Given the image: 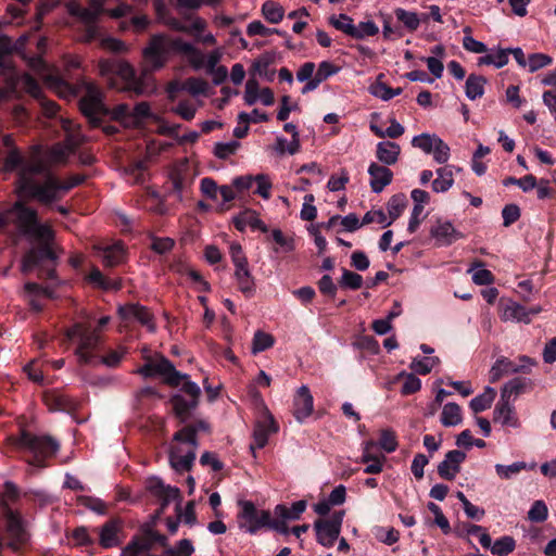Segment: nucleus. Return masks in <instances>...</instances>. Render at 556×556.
<instances>
[{
	"label": "nucleus",
	"instance_id": "52",
	"mask_svg": "<svg viewBox=\"0 0 556 556\" xmlns=\"http://www.w3.org/2000/svg\"><path fill=\"white\" fill-rule=\"evenodd\" d=\"M377 444L386 453L395 452L399 446L395 432L392 429H382Z\"/></svg>",
	"mask_w": 556,
	"mask_h": 556
},
{
	"label": "nucleus",
	"instance_id": "20",
	"mask_svg": "<svg viewBox=\"0 0 556 556\" xmlns=\"http://www.w3.org/2000/svg\"><path fill=\"white\" fill-rule=\"evenodd\" d=\"M466 459V453L452 450L445 454L444 459L438 465V473L441 478L453 480L460 470V465Z\"/></svg>",
	"mask_w": 556,
	"mask_h": 556
},
{
	"label": "nucleus",
	"instance_id": "7",
	"mask_svg": "<svg viewBox=\"0 0 556 556\" xmlns=\"http://www.w3.org/2000/svg\"><path fill=\"white\" fill-rule=\"evenodd\" d=\"M17 446L29 454L26 459L29 473H35L37 469L46 467L45 460L53 456L59 447V442L49 435H34L23 431L17 439Z\"/></svg>",
	"mask_w": 556,
	"mask_h": 556
},
{
	"label": "nucleus",
	"instance_id": "62",
	"mask_svg": "<svg viewBox=\"0 0 556 556\" xmlns=\"http://www.w3.org/2000/svg\"><path fill=\"white\" fill-rule=\"evenodd\" d=\"M553 63L552 56L544 53H532L528 56V70L530 73H534L543 67H546Z\"/></svg>",
	"mask_w": 556,
	"mask_h": 556
},
{
	"label": "nucleus",
	"instance_id": "61",
	"mask_svg": "<svg viewBox=\"0 0 556 556\" xmlns=\"http://www.w3.org/2000/svg\"><path fill=\"white\" fill-rule=\"evenodd\" d=\"M548 517V508L546 504L539 500L535 501L528 511V519L532 522H543Z\"/></svg>",
	"mask_w": 556,
	"mask_h": 556
},
{
	"label": "nucleus",
	"instance_id": "25",
	"mask_svg": "<svg viewBox=\"0 0 556 556\" xmlns=\"http://www.w3.org/2000/svg\"><path fill=\"white\" fill-rule=\"evenodd\" d=\"M368 174L370 176L369 185L375 193H380L393 179V173L387 166L375 162L369 165Z\"/></svg>",
	"mask_w": 556,
	"mask_h": 556
},
{
	"label": "nucleus",
	"instance_id": "37",
	"mask_svg": "<svg viewBox=\"0 0 556 556\" xmlns=\"http://www.w3.org/2000/svg\"><path fill=\"white\" fill-rule=\"evenodd\" d=\"M440 421L444 427H455L462 424V408L454 402L446 403L441 413Z\"/></svg>",
	"mask_w": 556,
	"mask_h": 556
},
{
	"label": "nucleus",
	"instance_id": "36",
	"mask_svg": "<svg viewBox=\"0 0 556 556\" xmlns=\"http://www.w3.org/2000/svg\"><path fill=\"white\" fill-rule=\"evenodd\" d=\"M515 369L516 363L504 356L497 358L489 372L490 382L494 383L505 375L517 374Z\"/></svg>",
	"mask_w": 556,
	"mask_h": 556
},
{
	"label": "nucleus",
	"instance_id": "3",
	"mask_svg": "<svg viewBox=\"0 0 556 556\" xmlns=\"http://www.w3.org/2000/svg\"><path fill=\"white\" fill-rule=\"evenodd\" d=\"M182 54L194 71H201L204 65V52L191 42L181 38H168L163 35L154 36L143 49V60L149 71L164 66L170 52Z\"/></svg>",
	"mask_w": 556,
	"mask_h": 556
},
{
	"label": "nucleus",
	"instance_id": "59",
	"mask_svg": "<svg viewBox=\"0 0 556 556\" xmlns=\"http://www.w3.org/2000/svg\"><path fill=\"white\" fill-rule=\"evenodd\" d=\"M363 277L359 274H356L349 269H343L339 282L342 288L357 290L363 286Z\"/></svg>",
	"mask_w": 556,
	"mask_h": 556
},
{
	"label": "nucleus",
	"instance_id": "12",
	"mask_svg": "<svg viewBox=\"0 0 556 556\" xmlns=\"http://www.w3.org/2000/svg\"><path fill=\"white\" fill-rule=\"evenodd\" d=\"M100 73L106 76L111 88H116L112 75L121 77L125 81V88L134 89L137 93H142L143 89L136 81V73L132 66L127 62L122 61H102L100 63Z\"/></svg>",
	"mask_w": 556,
	"mask_h": 556
},
{
	"label": "nucleus",
	"instance_id": "14",
	"mask_svg": "<svg viewBox=\"0 0 556 556\" xmlns=\"http://www.w3.org/2000/svg\"><path fill=\"white\" fill-rule=\"evenodd\" d=\"M344 514V510L334 511L329 518L317 519L314 522L316 539L319 544L326 547L333 546L340 535Z\"/></svg>",
	"mask_w": 556,
	"mask_h": 556
},
{
	"label": "nucleus",
	"instance_id": "30",
	"mask_svg": "<svg viewBox=\"0 0 556 556\" xmlns=\"http://www.w3.org/2000/svg\"><path fill=\"white\" fill-rule=\"evenodd\" d=\"M401 148L393 141H380L377 143L376 157L384 166L393 165L397 162Z\"/></svg>",
	"mask_w": 556,
	"mask_h": 556
},
{
	"label": "nucleus",
	"instance_id": "53",
	"mask_svg": "<svg viewBox=\"0 0 556 556\" xmlns=\"http://www.w3.org/2000/svg\"><path fill=\"white\" fill-rule=\"evenodd\" d=\"M181 88L192 96H200L206 93L208 84L202 78L189 77L182 81Z\"/></svg>",
	"mask_w": 556,
	"mask_h": 556
},
{
	"label": "nucleus",
	"instance_id": "64",
	"mask_svg": "<svg viewBox=\"0 0 556 556\" xmlns=\"http://www.w3.org/2000/svg\"><path fill=\"white\" fill-rule=\"evenodd\" d=\"M374 533L377 540L387 545H393L400 539V533L394 528L377 527Z\"/></svg>",
	"mask_w": 556,
	"mask_h": 556
},
{
	"label": "nucleus",
	"instance_id": "34",
	"mask_svg": "<svg viewBox=\"0 0 556 556\" xmlns=\"http://www.w3.org/2000/svg\"><path fill=\"white\" fill-rule=\"evenodd\" d=\"M235 278L238 283L239 290L245 296H252L255 292L254 279L249 269V264L235 268Z\"/></svg>",
	"mask_w": 556,
	"mask_h": 556
},
{
	"label": "nucleus",
	"instance_id": "46",
	"mask_svg": "<svg viewBox=\"0 0 556 556\" xmlns=\"http://www.w3.org/2000/svg\"><path fill=\"white\" fill-rule=\"evenodd\" d=\"M275 343V339L271 334L257 330L254 333L252 341V353L258 354L263 351L270 349Z\"/></svg>",
	"mask_w": 556,
	"mask_h": 556
},
{
	"label": "nucleus",
	"instance_id": "63",
	"mask_svg": "<svg viewBox=\"0 0 556 556\" xmlns=\"http://www.w3.org/2000/svg\"><path fill=\"white\" fill-rule=\"evenodd\" d=\"M340 66L334 65L330 61H323L318 64V67L315 72L314 77L319 80L321 84L323 81L327 80L329 77L338 74L340 72Z\"/></svg>",
	"mask_w": 556,
	"mask_h": 556
},
{
	"label": "nucleus",
	"instance_id": "32",
	"mask_svg": "<svg viewBox=\"0 0 556 556\" xmlns=\"http://www.w3.org/2000/svg\"><path fill=\"white\" fill-rule=\"evenodd\" d=\"M233 224L239 231H244L247 227H250L254 230H261L262 232L268 231L267 226L260 219L257 214L250 210H247L236 216L233 218Z\"/></svg>",
	"mask_w": 556,
	"mask_h": 556
},
{
	"label": "nucleus",
	"instance_id": "43",
	"mask_svg": "<svg viewBox=\"0 0 556 556\" xmlns=\"http://www.w3.org/2000/svg\"><path fill=\"white\" fill-rule=\"evenodd\" d=\"M328 23L337 30L342 31L343 34L352 37L355 24L353 18L348 14H332L328 17Z\"/></svg>",
	"mask_w": 556,
	"mask_h": 556
},
{
	"label": "nucleus",
	"instance_id": "50",
	"mask_svg": "<svg viewBox=\"0 0 556 556\" xmlns=\"http://www.w3.org/2000/svg\"><path fill=\"white\" fill-rule=\"evenodd\" d=\"M170 111L179 115L185 121H191L194 118L198 111V104L191 100H181L170 109Z\"/></svg>",
	"mask_w": 556,
	"mask_h": 556
},
{
	"label": "nucleus",
	"instance_id": "21",
	"mask_svg": "<svg viewBox=\"0 0 556 556\" xmlns=\"http://www.w3.org/2000/svg\"><path fill=\"white\" fill-rule=\"evenodd\" d=\"M7 534L8 545L14 549L27 541V532L23 526L22 519L13 511L7 514Z\"/></svg>",
	"mask_w": 556,
	"mask_h": 556
},
{
	"label": "nucleus",
	"instance_id": "17",
	"mask_svg": "<svg viewBox=\"0 0 556 556\" xmlns=\"http://www.w3.org/2000/svg\"><path fill=\"white\" fill-rule=\"evenodd\" d=\"M278 427L274 420L273 415L265 407L263 419L258 420L253 430V442L250 450L254 453L255 448H263L271 433L277 432Z\"/></svg>",
	"mask_w": 556,
	"mask_h": 556
},
{
	"label": "nucleus",
	"instance_id": "16",
	"mask_svg": "<svg viewBox=\"0 0 556 556\" xmlns=\"http://www.w3.org/2000/svg\"><path fill=\"white\" fill-rule=\"evenodd\" d=\"M149 492L157 497L161 502V507L157 510L155 518L163 514L165 507L179 497V489L176 486L165 484L160 478L152 477L147 482Z\"/></svg>",
	"mask_w": 556,
	"mask_h": 556
},
{
	"label": "nucleus",
	"instance_id": "2",
	"mask_svg": "<svg viewBox=\"0 0 556 556\" xmlns=\"http://www.w3.org/2000/svg\"><path fill=\"white\" fill-rule=\"evenodd\" d=\"M84 136L78 132H68L65 140L48 149L34 144L24 154L18 148H13L3 159L1 174L15 173V192L18 197L25 193L24 178L31 185H40L37 176L47 179L54 176L51 168L55 165L66 164L68 157L84 142Z\"/></svg>",
	"mask_w": 556,
	"mask_h": 556
},
{
	"label": "nucleus",
	"instance_id": "18",
	"mask_svg": "<svg viewBox=\"0 0 556 556\" xmlns=\"http://www.w3.org/2000/svg\"><path fill=\"white\" fill-rule=\"evenodd\" d=\"M223 54L222 48H216L208 52V54H204V65L201 70H205V72L212 76L215 86L222 85L228 77L227 67L224 65L218 66Z\"/></svg>",
	"mask_w": 556,
	"mask_h": 556
},
{
	"label": "nucleus",
	"instance_id": "58",
	"mask_svg": "<svg viewBox=\"0 0 556 556\" xmlns=\"http://www.w3.org/2000/svg\"><path fill=\"white\" fill-rule=\"evenodd\" d=\"M300 150V140L299 138H292L291 141H288L285 137L279 136L276 139L275 151L278 154L288 153L290 155L295 154Z\"/></svg>",
	"mask_w": 556,
	"mask_h": 556
},
{
	"label": "nucleus",
	"instance_id": "40",
	"mask_svg": "<svg viewBox=\"0 0 556 556\" xmlns=\"http://www.w3.org/2000/svg\"><path fill=\"white\" fill-rule=\"evenodd\" d=\"M485 84L486 79L483 76L473 74L469 75L465 84L466 97L470 100L481 98L484 93Z\"/></svg>",
	"mask_w": 556,
	"mask_h": 556
},
{
	"label": "nucleus",
	"instance_id": "5",
	"mask_svg": "<svg viewBox=\"0 0 556 556\" xmlns=\"http://www.w3.org/2000/svg\"><path fill=\"white\" fill-rule=\"evenodd\" d=\"M105 0H90L89 7L84 8L77 1L67 3V11L71 15L77 17L84 24V30L80 40L84 42L98 41L99 45L112 52H123L126 46L123 41L104 35L97 25L98 17L104 12Z\"/></svg>",
	"mask_w": 556,
	"mask_h": 556
},
{
	"label": "nucleus",
	"instance_id": "10",
	"mask_svg": "<svg viewBox=\"0 0 556 556\" xmlns=\"http://www.w3.org/2000/svg\"><path fill=\"white\" fill-rule=\"evenodd\" d=\"M240 511L237 521L240 530L255 534L269 523L270 513L257 509L251 501H239Z\"/></svg>",
	"mask_w": 556,
	"mask_h": 556
},
{
	"label": "nucleus",
	"instance_id": "26",
	"mask_svg": "<svg viewBox=\"0 0 556 556\" xmlns=\"http://www.w3.org/2000/svg\"><path fill=\"white\" fill-rule=\"evenodd\" d=\"M539 312V308L528 309L526 306L517 302H510L503 308L501 318L504 321L529 324L531 321V315L538 314Z\"/></svg>",
	"mask_w": 556,
	"mask_h": 556
},
{
	"label": "nucleus",
	"instance_id": "22",
	"mask_svg": "<svg viewBox=\"0 0 556 556\" xmlns=\"http://www.w3.org/2000/svg\"><path fill=\"white\" fill-rule=\"evenodd\" d=\"M25 294L27 296L28 305L31 311L39 313L43 308L42 299H54L55 294L52 288L41 287L36 282H27L24 286Z\"/></svg>",
	"mask_w": 556,
	"mask_h": 556
},
{
	"label": "nucleus",
	"instance_id": "19",
	"mask_svg": "<svg viewBox=\"0 0 556 556\" xmlns=\"http://www.w3.org/2000/svg\"><path fill=\"white\" fill-rule=\"evenodd\" d=\"M314 409V399L307 386H301L293 399V416L299 422L308 418Z\"/></svg>",
	"mask_w": 556,
	"mask_h": 556
},
{
	"label": "nucleus",
	"instance_id": "42",
	"mask_svg": "<svg viewBox=\"0 0 556 556\" xmlns=\"http://www.w3.org/2000/svg\"><path fill=\"white\" fill-rule=\"evenodd\" d=\"M508 49L491 50L485 55L479 58V65H493L496 68H502L508 63Z\"/></svg>",
	"mask_w": 556,
	"mask_h": 556
},
{
	"label": "nucleus",
	"instance_id": "8",
	"mask_svg": "<svg viewBox=\"0 0 556 556\" xmlns=\"http://www.w3.org/2000/svg\"><path fill=\"white\" fill-rule=\"evenodd\" d=\"M173 440L180 445L170 448V465L176 471H188L195 459V451L198 447L195 428L184 427L174 434Z\"/></svg>",
	"mask_w": 556,
	"mask_h": 556
},
{
	"label": "nucleus",
	"instance_id": "39",
	"mask_svg": "<svg viewBox=\"0 0 556 556\" xmlns=\"http://www.w3.org/2000/svg\"><path fill=\"white\" fill-rule=\"evenodd\" d=\"M306 509V502L301 500L292 503L291 507L279 504L275 507V515L281 519L298 520Z\"/></svg>",
	"mask_w": 556,
	"mask_h": 556
},
{
	"label": "nucleus",
	"instance_id": "33",
	"mask_svg": "<svg viewBox=\"0 0 556 556\" xmlns=\"http://www.w3.org/2000/svg\"><path fill=\"white\" fill-rule=\"evenodd\" d=\"M101 251L102 262L105 266L114 267L122 264L125 260V247L122 242L106 245Z\"/></svg>",
	"mask_w": 556,
	"mask_h": 556
},
{
	"label": "nucleus",
	"instance_id": "49",
	"mask_svg": "<svg viewBox=\"0 0 556 556\" xmlns=\"http://www.w3.org/2000/svg\"><path fill=\"white\" fill-rule=\"evenodd\" d=\"M516 547V541L513 536L505 535L497 539L492 547L491 553L496 556H507L510 554Z\"/></svg>",
	"mask_w": 556,
	"mask_h": 556
},
{
	"label": "nucleus",
	"instance_id": "47",
	"mask_svg": "<svg viewBox=\"0 0 556 556\" xmlns=\"http://www.w3.org/2000/svg\"><path fill=\"white\" fill-rule=\"evenodd\" d=\"M407 204V200L404 194H394L391 197L387 204V210L389 214V220H391V224L400 217L402 212L404 211L405 206Z\"/></svg>",
	"mask_w": 556,
	"mask_h": 556
},
{
	"label": "nucleus",
	"instance_id": "51",
	"mask_svg": "<svg viewBox=\"0 0 556 556\" xmlns=\"http://www.w3.org/2000/svg\"><path fill=\"white\" fill-rule=\"evenodd\" d=\"M468 273H472L471 279L478 286H486L493 282L492 273L483 268L481 263L472 264Z\"/></svg>",
	"mask_w": 556,
	"mask_h": 556
},
{
	"label": "nucleus",
	"instance_id": "23",
	"mask_svg": "<svg viewBox=\"0 0 556 556\" xmlns=\"http://www.w3.org/2000/svg\"><path fill=\"white\" fill-rule=\"evenodd\" d=\"M431 237L435 240L437 245L447 247L463 238V235L455 229L451 222H438L430 230Z\"/></svg>",
	"mask_w": 556,
	"mask_h": 556
},
{
	"label": "nucleus",
	"instance_id": "29",
	"mask_svg": "<svg viewBox=\"0 0 556 556\" xmlns=\"http://www.w3.org/2000/svg\"><path fill=\"white\" fill-rule=\"evenodd\" d=\"M454 169L459 170V168L453 165H445L435 170L437 177L431 184L433 192L443 193L452 188L454 184Z\"/></svg>",
	"mask_w": 556,
	"mask_h": 556
},
{
	"label": "nucleus",
	"instance_id": "24",
	"mask_svg": "<svg viewBox=\"0 0 556 556\" xmlns=\"http://www.w3.org/2000/svg\"><path fill=\"white\" fill-rule=\"evenodd\" d=\"M118 315L126 320H137L150 331L154 330V324L150 312L139 304H128L118 307Z\"/></svg>",
	"mask_w": 556,
	"mask_h": 556
},
{
	"label": "nucleus",
	"instance_id": "27",
	"mask_svg": "<svg viewBox=\"0 0 556 556\" xmlns=\"http://www.w3.org/2000/svg\"><path fill=\"white\" fill-rule=\"evenodd\" d=\"M122 522L117 519L105 522L99 531V543L103 548L118 546L121 540L118 533L122 531Z\"/></svg>",
	"mask_w": 556,
	"mask_h": 556
},
{
	"label": "nucleus",
	"instance_id": "31",
	"mask_svg": "<svg viewBox=\"0 0 556 556\" xmlns=\"http://www.w3.org/2000/svg\"><path fill=\"white\" fill-rule=\"evenodd\" d=\"M532 386L533 382L529 378H513L503 386L501 390V397L511 401V397H516L519 394L532 389Z\"/></svg>",
	"mask_w": 556,
	"mask_h": 556
},
{
	"label": "nucleus",
	"instance_id": "48",
	"mask_svg": "<svg viewBox=\"0 0 556 556\" xmlns=\"http://www.w3.org/2000/svg\"><path fill=\"white\" fill-rule=\"evenodd\" d=\"M494 468L500 478L511 479L522 470H526L528 468V464L525 462H515L510 465L496 464Z\"/></svg>",
	"mask_w": 556,
	"mask_h": 556
},
{
	"label": "nucleus",
	"instance_id": "35",
	"mask_svg": "<svg viewBox=\"0 0 556 556\" xmlns=\"http://www.w3.org/2000/svg\"><path fill=\"white\" fill-rule=\"evenodd\" d=\"M394 14L399 22H401L408 31H415L420 26L422 21H426L428 16L422 14L421 16L414 11H407L402 8L394 10Z\"/></svg>",
	"mask_w": 556,
	"mask_h": 556
},
{
	"label": "nucleus",
	"instance_id": "38",
	"mask_svg": "<svg viewBox=\"0 0 556 556\" xmlns=\"http://www.w3.org/2000/svg\"><path fill=\"white\" fill-rule=\"evenodd\" d=\"M151 551V542L135 535L123 548L121 556H147Z\"/></svg>",
	"mask_w": 556,
	"mask_h": 556
},
{
	"label": "nucleus",
	"instance_id": "60",
	"mask_svg": "<svg viewBox=\"0 0 556 556\" xmlns=\"http://www.w3.org/2000/svg\"><path fill=\"white\" fill-rule=\"evenodd\" d=\"M240 143L237 140H231L228 142H217L214 147V154L216 157L220 160H226L230 155H233L239 149Z\"/></svg>",
	"mask_w": 556,
	"mask_h": 556
},
{
	"label": "nucleus",
	"instance_id": "11",
	"mask_svg": "<svg viewBox=\"0 0 556 556\" xmlns=\"http://www.w3.org/2000/svg\"><path fill=\"white\" fill-rule=\"evenodd\" d=\"M200 394V387L195 382L185 379L180 393L173 395L170 400L173 408L181 422L187 421L191 412L198 406Z\"/></svg>",
	"mask_w": 556,
	"mask_h": 556
},
{
	"label": "nucleus",
	"instance_id": "13",
	"mask_svg": "<svg viewBox=\"0 0 556 556\" xmlns=\"http://www.w3.org/2000/svg\"><path fill=\"white\" fill-rule=\"evenodd\" d=\"M412 146L420 149L426 154H432L433 160L439 164H445L451 155V150L435 134H420L412 139Z\"/></svg>",
	"mask_w": 556,
	"mask_h": 556
},
{
	"label": "nucleus",
	"instance_id": "55",
	"mask_svg": "<svg viewBox=\"0 0 556 556\" xmlns=\"http://www.w3.org/2000/svg\"><path fill=\"white\" fill-rule=\"evenodd\" d=\"M383 74H379L376 83L369 86V93L382 101L392 99L391 87L387 86L381 79Z\"/></svg>",
	"mask_w": 556,
	"mask_h": 556
},
{
	"label": "nucleus",
	"instance_id": "28",
	"mask_svg": "<svg viewBox=\"0 0 556 556\" xmlns=\"http://www.w3.org/2000/svg\"><path fill=\"white\" fill-rule=\"evenodd\" d=\"M494 420L511 428H518L520 425L513 403L503 397L500 399L494 408Z\"/></svg>",
	"mask_w": 556,
	"mask_h": 556
},
{
	"label": "nucleus",
	"instance_id": "56",
	"mask_svg": "<svg viewBox=\"0 0 556 556\" xmlns=\"http://www.w3.org/2000/svg\"><path fill=\"white\" fill-rule=\"evenodd\" d=\"M379 33L378 26L372 21L359 22L355 25L352 38L364 39L376 36Z\"/></svg>",
	"mask_w": 556,
	"mask_h": 556
},
{
	"label": "nucleus",
	"instance_id": "41",
	"mask_svg": "<svg viewBox=\"0 0 556 556\" xmlns=\"http://www.w3.org/2000/svg\"><path fill=\"white\" fill-rule=\"evenodd\" d=\"M495 390L491 387H486L483 393L471 399V401L469 402V407L476 414L481 413L491 407L495 399Z\"/></svg>",
	"mask_w": 556,
	"mask_h": 556
},
{
	"label": "nucleus",
	"instance_id": "4",
	"mask_svg": "<svg viewBox=\"0 0 556 556\" xmlns=\"http://www.w3.org/2000/svg\"><path fill=\"white\" fill-rule=\"evenodd\" d=\"M67 339L76 345L75 355L81 365L103 364L108 367H115L119 364L124 352L112 351L103 357H99L97 352L100 348V336L97 329H91L81 323H76L66 331Z\"/></svg>",
	"mask_w": 556,
	"mask_h": 556
},
{
	"label": "nucleus",
	"instance_id": "44",
	"mask_svg": "<svg viewBox=\"0 0 556 556\" xmlns=\"http://www.w3.org/2000/svg\"><path fill=\"white\" fill-rule=\"evenodd\" d=\"M194 546L189 539L179 540L174 547H167L163 555L148 554L147 556H191Z\"/></svg>",
	"mask_w": 556,
	"mask_h": 556
},
{
	"label": "nucleus",
	"instance_id": "54",
	"mask_svg": "<svg viewBox=\"0 0 556 556\" xmlns=\"http://www.w3.org/2000/svg\"><path fill=\"white\" fill-rule=\"evenodd\" d=\"M439 363V358L437 356H426L420 358H414L410 368L413 371L419 375L429 374L432 368Z\"/></svg>",
	"mask_w": 556,
	"mask_h": 556
},
{
	"label": "nucleus",
	"instance_id": "15",
	"mask_svg": "<svg viewBox=\"0 0 556 556\" xmlns=\"http://www.w3.org/2000/svg\"><path fill=\"white\" fill-rule=\"evenodd\" d=\"M84 86L85 94L79 101L80 111L89 118H97L106 111L101 91L93 83H85Z\"/></svg>",
	"mask_w": 556,
	"mask_h": 556
},
{
	"label": "nucleus",
	"instance_id": "9",
	"mask_svg": "<svg viewBox=\"0 0 556 556\" xmlns=\"http://www.w3.org/2000/svg\"><path fill=\"white\" fill-rule=\"evenodd\" d=\"M137 372L146 378L162 377L168 384L175 387L189 377L176 370L173 363L162 355L147 359L146 364L137 369Z\"/></svg>",
	"mask_w": 556,
	"mask_h": 556
},
{
	"label": "nucleus",
	"instance_id": "1",
	"mask_svg": "<svg viewBox=\"0 0 556 556\" xmlns=\"http://www.w3.org/2000/svg\"><path fill=\"white\" fill-rule=\"evenodd\" d=\"M9 226H14L18 236L41 243L40 249H29L22 260L21 269L24 274L38 270L41 278L56 279V254L50 243L54 232L48 224L38 219L37 211L16 201L9 207H0V231H5Z\"/></svg>",
	"mask_w": 556,
	"mask_h": 556
},
{
	"label": "nucleus",
	"instance_id": "6",
	"mask_svg": "<svg viewBox=\"0 0 556 556\" xmlns=\"http://www.w3.org/2000/svg\"><path fill=\"white\" fill-rule=\"evenodd\" d=\"M85 181V176L73 175L64 182H61L59 178L54 176H48L47 179H42L40 185H31L26 178H24L25 193L21 198H27L35 200L41 204L48 205L59 201L64 193L72 190L76 186Z\"/></svg>",
	"mask_w": 556,
	"mask_h": 556
},
{
	"label": "nucleus",
	"instance_id": "45",
	"mask_svg": "<svg viewBox=\"0 0 556 556\" xmlns=\"http://www.w3.org/2000/svg\"><path fill=\"white\" fill-rule=\"evenodd\" d=\"M262 13L271 24H278L281 22L285 15L283 8L274 1L264 2L262 5Z\"/></svg>",
	"mask_w": 556,
	"mask_h": 556
},
{
	"label": "nucleus",
	"instance_id": "57",
	"mask_svg": "<svg viewBox=\"0 0 556 556\" xmlns=\"http://www.w3.org/2000/svg\"><path fill=\"white\" fill-rule=\"evenodd\" d=\"M77 501L79 505L92 510L98 515L106 514V504L101 498L81 495L77 498Z\"/></svg>",
	"mask_w": 556,
	"mask_h": 556
}]
</instances>
